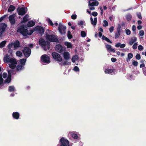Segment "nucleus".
I'll list each match as a JSON object with an SVG mask.
<instances>
[{"label":"nucleus","instance_id":"obj_1","mask_svg":"<svg viewBox=\"0 0 146 146\" xmlns=\"http://www.w3.org/2000/svg\"><path fill=\"white\" fill-rule=\"evenodd\" d=\"M3 61L5 62L9 63V67L12 69L15 68L17 64V62L15 58H10L7 54L6 55L4 56Z\"/></svg>","mask_w":146,"mask_h":146},{"label":"nucleus","instance_id":"obj_2","mask_svg":"<svg viewBox=\"0 0 146 146\" xmlns=\"http://www.w3.org/2000/svg\"><path fill=\"white\" fill-rule=\"evenodd\" d=\"M39 44L45 50L49 49L50 47V45L48 42H46L42 38L40 39L39 40Z\"/></svg>","mask_w":146,"mask_h":146},{"label":"nucleus","instance_id":"obj_3","mask_svg":"<svg viewBox=\"0 0 146 146\" xmlns=\"http://www.w3.org/2000/svg\"><path fill=\"white\" fill-rule=\"evenodd\" d=\"M19 42L18 40H17L14 42L10 43L7 47H8L9 50L11 49V48L13 47L14 49H16L19 47Z\"/></svg>","mask_w":146,"mask_h":146},{"label":"nucleus","instance_id":"obj_4","mask_svg":"<svg viewBox=\"0 0 146 146\" xmlns=\"http://www.w3.org/2000/svg\"><path fill=\"white\" fill-rule=\"evenodd\" d=\"M42 61L45 63L48 64L50 63V58L47 55H43L41 57Z\"/></svg>","mask_w":146,"mask_h":146},{"label":"nucleus","instance_id":"obj_5","mask_svg":"<svg viewBox=\"0 0 146 146\" xmlns=\"http://www.w3.org/2000/svg\"><path fill=\"white\" fill-rule=\"evenodd\" d=\"M17 31L20 33L24 36H26L28 34L27 29H25L23 26L20 27L18 29Z\"/></svg>","mask_w":146,"mask_h":146},{"label":"nucleus","instance_id":"obj_6","mask_svg":"<svg viewBox=\"0 0 146 146\" xmlns=\"http://www.w3.org/2000/svg\"><path fill=\"white\" fill-rule=\"evenodd\" d=\"M52 55L53 58L58 61H61L62 60V58L60 55L58 53L56 52H53Z\"/></svg>","mask_w":146,"mask_h":146},{"label":"nucleus","instance_id":"obj_7","mask_svg":"<svg viewBox=\"0 0 146 146\" xmlns=\"http://www.w3.org/2000/svg\"><path fill=\"white\" fill-rule=\"evenodd\" d=\"M46 38L47 40L51 42H56L57 41V39L56 36L53 35H47Z\"/></svg>","mask_w":146,"mask_h":146},{"label":"nucleus","instance_id":"obj_8","mask_svg":"<svg viewBox=\"0 0 146 146\" xmlns=\"http://www.w3.org/2000/svg\"><path fill=\"white\" fill-rule=\"evenodd\" d=\"M23 52L25 56L28 57L30 55L31 51V49L28 47H26L24 48Z\"/></svg>","mask_w":146,"mask_h":146},{"label":"nucleus","instance_id":"obj_9","mask_svg":"<svg viewBox=\"0 0 146 146\" xmlns=\"http://www.w3.org/2000/svg\"><path fill=\"white\" fill-rule=\"evenodd\" d=\"M66 28V27L65 26L62 25L60 23H59L58 30L61 34H62L65 33Z\"/></svg>","mask_w":146,"mask_h":146},{"label":"nucleus","instance_id":"obj_10","mask_svg":"<svg viewBox=\"0 0 146 146\" xmlns=\"http://www.w3.org/2000/svg\"><path fill=\"white\" fill-rule=\"evenodd\" d=\"M61 145L60 146H69V143L68 141L62 138L60 139Z\"/></svg>","mask_w":146,"mask_h":146},{"label":"nucleus","instance_id":"obj_11","mask_svg":"<svg viewBox=\"0 0 146 146\" xmlns=\"http://www.w3.org/2000/svg\"><path fill=\"white\" fill-rule=\"evenodd\" d=\"M7 27V25L4 23H2L0 25V36L2 35V34L5 31Z\"/></svg>","mask_w":146,"mask_h":146},{"label":"nucleus","instance_id":"obj_12","mask_svg":"<svg viewBox=\"0 0 146 146\" xmlns=\"http://www.w3.org/2000/svg\"><path fill=\"white\" fill-rule=\"evenodd\" d=\"M15 15L13 14L10 15L9 17V19L10 23L12 24H14L15 22Z\"/></svg>","mask_w":146,"mask_h":146},{"label":"nucleus","instance_id":"obj_13","mask_svg":"<svg viewBox=\"0 0 146 146\" xmlns=\"http://www.w3.org/2000/svg\"><path fill=\"white\" fill-rule=\"evenodd\" d=\"M27 8L24 7H22L19 9L18 11V14L20 15H23L26 12Z\"/></svg>","mask_w":146,"mask_h":146},{"label":"nucleus","instance_id":"obj_14","mask_svg":"<svg viewBox=\"0 0 146 146\" xmlns=\"http://www.w3.org/2000/svg\"><path fill=\"white\" fill-rule=\"evenodd\" d=\"M55 49L57 52L60 53L62 51V47L59 44L56 45L55 47Z\"/></svg>","mask_w":146,"mask_h":146},{"label":"nucleus","instance_id":"obj_15","mask_svg":"<svg viewBox=\"0 0 146 146\" xmlns=\"http://www.w3.org/2000/svg\"><path fill=\"white\" fill-rule=\"evenodd\" d=\"M63 57L65 60H68L70 58V53L67 52H64L63 53Z\"/></svg>","mask_w":146,"mask_h":146},{"label":"nucleus","instance_id":"obj_16","mask_svg":"<svg viewBox=\"0 0 146 146\" xmlns=\"http://www.w3.org/2000/svg\"><path fill=\"white\" fill-rule=\"evenodd\" d=\"M95 1L93 2L92 3H91L90 1L88 2V5L89 6H90L92 7H93L94 6H98L99 5V2L97 1Z\"/></svg>","mask_w":146,"mask_h":146},{"label":"nucleus","instance_id":"obj_17","mask_svg":"<svg viewBox=\"0 0 146 146\" xmlns=\"http://www.w3.org/2000/svg\"><path fill=\"white\" fill-rule=\"evenodd\" d=\"M36 29L38 33L42 34L44 32V30L43 28L40 26H38L36 28Z\"/></svg>","mask_w":146,"mask_h":146},{"label":"nucleus","instance_id":"obj_18","mask_svg":"<svg viewBox=\"0 0 146 146\" xmlns=\"http://www.w3.org/2000/svg\"><path fill=\"white\" fill-rule=\"evenodd\" d=\"M106 47L108 50L110 52H115V51L114 49L111 47V46L109 44H106Z\"/></svg>","mask_w":146,"mask_h":146},{"label":"nucleus","instance_id":"obj_19","mask_svg":"<svg viewBox=\"0 0 146 146\" xmlns=\"http://www.w3.org/2000/svg\"><path fill=\"white\" fill-rule=\"evenodd\" d=\"M90 21L91 23L93 26H95L96 25L97 21V18H94V20L91 17L90 18Z\"/></svg>","mask_w":146,"mask_h":146},{"label":"nucleus","instance_id":"obj_20","mask_svg":"<svg viewBox=\"0 0 146 146\" xmlns=\"http://www.w3.org/2000/svg\"><path fill=\"white\" fill-rule=\"evenodd\" d=\"M137 40V38L136 37H133L131 38L129 41V44L131 45Z\"/></svg>","mask_w":146,"mask_h":146},{"label":"nucleus","instance_id":"obj_21","mask_svg":"<svg viewBox=\"0 0 146 146\" xmlns=\"http://www.w3.org/2000/svg\"><path fill=\"white\" fill-rule=\"evenodd\" d=\"M19 114V113L17 112H14L13 114V117L16 119H18Z\"/></svg>","mask_w":146,"mask_h":146},{"label":"nucleus","instance_id":"obj_22","mask_svg":"<svg viewBox=\"0 0 146 146\" xmlns=\"http://www.w3.org/2000/svg\"><path fill=\"white\" fill-rule=\"evenodd\" d=\"M35 23L33 21H30L28 22L27 26L29 27H31L35 25Z\"/></svg>","mask_w":146,"mask_h":146},{"label":"nucleus","instance_id":"obj_23","mask_svg":"<svg viewBox=\"0 0 146 146\" xmlns=\"http://www.w3.org/2000/svg\"><path fill=\"white\" fill-rule=\"evenodd\" d=\"M64 44L65 46H67V48H71L72 47V45L70 43L67 42H64Z\"/></svg>","mask_w":146,"mask_h":146},{"label":"nucleus","instance_id":"obj_24","mask_svg":"<svg viewBox=\"0 0 146 146\" xmlns=\"http://www.w3.org/2000/svg\"><path fill=\"white\" fill-rule=\"evenodd\" d=\"M78 59V57L77 55H75L72 56V61L73 62H74Z\"/></svg>","mask_w":146,"mask_h":146},{"label":"nucleus","instance_id":"obj_25","mask_svg":"<svg viewBox=\"0 0 146 146\" xmlns=\"http://www.w3.org/2000/svg\"><path fill=\"white\" fill-rule=\"evenodd\" d=\"M120 29H119L117 30V32H116L115 34V39L117 38H119V36L120 35Z\"/></svg>","mask_w":146,"mask_h":146},{"label":"nucleus","instance_id":"obj_26","mask_svg":"<svg viewBox=\"0 0 146 146\" xmlns=\"http://www.w3.org/2000/svg\"><path fill=\"white\" fill-rule=\"evenodd\" d=\"M15 9L14 6L11 5L8 9V11L9 12L13 11Z\"/></svg>","mask_w":146,"mask_h":146},{"label":"nucleus","instance_id":"obj_27","mask_svg":"<svg viewBox=\"0 0 146 146\" xmlns=\"http://www.w3.org/2000/svg\"><path fill=\"white\" fill-rule=\"evenodd\" d=\"M113 71V70L112 69H106L105 71V73L110 74Z\"/></svg>","mask_w":146,"mask_h":146},{"label":"nucleus","instance_id":"obj_28","mask_svg":"<svg viewBox=\"0 0 146 146\" xmlns=\"http://www.w3.org/2000/svg\"><path fill=\"white\" fill-rule=\"evenodd\" d=\"M70 134L73 138L74 139H76L78 138V135L77 134L71 132L69 133V135Z\"/></svg>","mask_w":146,"mask_h":146},{"label":"nucleus","instance_id":"obj_29","mask_svg":"<svg viewBox=\"0 0 146 146\" xmlns=\"http://www.w3.org/2000/svg\"><path fill=\"white\" fill-rule=\"evenodd\" d=\"M126 17L127 20L128 21H130L132 18V17L131 15L129 14H128L127 15Z\"/></svg>","mask_w":146,"mask_h":146},{"label":"nucleus","instance_id":"obj_30","mask_svg":"<svg viewBox=\"0 0 146 146\" xmlns=\"http://www.w3.org/2000/svg\"><path fill=\"white\" fill-rule=\"evenodd\" d=\"M102 38L103 39L105 40L107 42H110V43H111L112 42H111L110 39L106 37V36H105L104 35H103L102 37Z\"/></svg>","mask_w":146,"mask_h":146},{"label":"nucleus","instance_id":"obj_31","mask_svg":"<svg viewBox=\"0 0 146 146\" xmlns=\"http://www.w3.org/2000/svg\"><path fill=\"white\" fill-rule=\"evenodd\" d=\"M6 43V41H3L2 42L0 43V48H2L3 47L5 46Z\"/></svg>","mask_w":146,"mask_h":146},{"label":"nucleus","instance_id":"obj_32","mask_svg":"<svg viewBox=\"0 0 146 146\" xmlns=\"http://www.w3.org/2000/svg\"><path fill=\"white\" fill-rule=\"evenodd\" d=\"M108 21L106 20H104L103 21V26L104 27H106L108 26Z\"/></svg>","mask_w":146,"mask_h":146},{"label":"nucleus","instance_id":"obj_33","mask_svg":"<svg viewBox=\"0 0 146 146\" xmlns=\"http://www.w3.org/2000/svg\"><path fill=\"white\" fill-rule=\"evenodd\" d=\"M16 54L17 56L19 57H21L22 55V52L20 51H18L16 52Z\"/></svg>","mask_w":146,"mask_h":146},{"label":"nucleus","instance_id":"obj_34","mask_svg":"<svg viewBox=\"0 0 146 146\" xmlns=\"http://www.w3.org/2000/svg\"><path fill=\"white\" fill-rule=\"evenodd\" d=\"M26 61V59H22L20 60V63L21 64L24 65Z\"/></svg>","mask_w":146,"mask_h":146},{"label":"nucleus","instance_id":"obj_35","mask_svg":"<svg viewBox=\"0 0 146 146\" xmlns=\"http://www.w3.org/2000/svg\"><path fill=\"white\" fill-rule=\"evenodd\" d=\"M11 76H9L7 79L5 81V82L9 83L11 81Z\"/></svg>","mask_w":146,"mask_h":146},{"label":"nucleus","instance_id":"obj_36","mask_svg":"<svg viewBox=\"0 0 146 146\" xmlns=\"http://www.w3.org/2000/svg\"><path fill=\"white\" fill-rule=\"evenodd\" d=\"M15 90V89L14 87L13 86H9L8 90L9 92H11L14 91Z\"/></svg>","mask_w":146,"mask_h":146},{"label":"nucleus","instance_id":"obj_37","mask_svg":"<svg viewBox=\"0 0 146 146\" xmlns=\"http://www.w3.org/2000/svg\"><path fill=\"white\" fill-rule=\"evenodd\" d=\"M29 16L28 15H26L23 18V20L24 22H26L28 20V18Z\"/></svg>","mask_w":146,"mask_h":146},{"label":"nucleus","instance_id":"obj_38","mask_svg":"<svg viewBox=\"0 0 146 146\" xmlns=\"http://www.w3.org/2000/svg\"><path fill=\"white\" fill-rule=\"evenodd\" d=\"M81 35L83 37H85L86 35V33L84 31H82L81 32Z\"/></svg>","mask_w":146,"mask_h":146},{"label":"nucleus","instance_id":"obj_39","mask_svg":"<svg viewBox=\"0 0 146 146\" xmlns=\"http://www.w3.org/2000/svg\"><path fill=\"white\" fill-rule=\"evenodd\" d=\"M23 66L21 65H18L17 67V71H20L23 69Z\"/></svg>","mask_w":146,"mask_h":146},{"label":"nucleus","instance_id":"obj_40","mask_svg":"<svg viewBox=\"0 0 146 146\" xmlns=\"http://www.w3.org/2000/svg\"><path fill=\"white\" fill-rule=\"evenodd\" d=\"M68 37L69 39H71L72 38V36L70 31H68L67 33Z\"/></svg>","mask_w":146,"mask_h":146},{"label":"nucleus","instance_id":"obj_41","mask_svg":"<svg viewBox=\"0 0 146 146\" xmlns=\"http://www.w3.org/2000/svg\"><path fill=\"white\" fill-rule=\"evenodd\" d=\"M138 62H137L133 60L132 62V64L134 66H137L138 65Z\"/></svg>","mask_w":146,"mask_h":146},{"label":"nucleus","instance_id":"obj_42","mask_svg":"<svg viewBox=\"0 0 146 146\" xmlns=\"http://www.w3.org/2000/svg\"><path fill=\"white\" fill-rule=\"evenodd\" d=\"M144 34V32L143 30H141L139 31V36H143Z\"/></svg>","mask_w":146,"mask_h":146},{"label":"nucleus","instance_id":"obj_43","mask_svg":"<svg viewBox=\"0 0 146 146\" xmlns=\"http://www.w3.org/2000/svg\"><path fill=\"white\" fill-rule=\"evenodd\" d=\"M49 24H50V25H51L53 27V26L54 25V24L51 21L50 19H48L47 20Z\"/></svg>","mask_w":146,"mask_h":146},{"label":"nucleus","instance_id":"obj_44","mask_svg":"<svg viewBox=\"0 0 146 146\" xmlns=\"http://www.w3.org/2000/svg\"><path fill=\"white\" fill-rule=\"evenodd\" d=\"M70 62H69L67 61H65L62 64V65H69L70 64Z\"/></svg>","mask_w":146,"mask_h":146},{"label":"nucleus","instance_id":"obj_45","mask_svg":"<svg viewBox=\"0 0 146 146\" xmlns=\"http://www.w3.org/2000/svg\"><path fill=\"white\" fill-rule=\"evenodd\" d=\"M3 80L2 78V75L0 74V86L3 83Z\"/></svg>","mask_w":146,"mask_h":146},{"label":"nucleus","instance_id":"obj_46","mask_svg":"<svg viewBox=\"0 0 146 146\" xmlns=\"http://www.w3.org/2000/svg\"><path fill=\"white\" fill-rule=\"evenodd\" d=\"M137 45H138V44L137 43H135L133 46V48L134 49H136L137 48Z\"/></svg>","mask_w":146,"mask_h":146},{"label":"nucleus","instance_id":"obj_47","mask_svg":"<svg viewBox=\"0 0 146 146\" xmlns=\"http://www.w3.org/2000/svg\"><path fill=\"white\" fill-rule=\"evenodd\" d=\"M133 57V55L132 54L129 53L127 55V57L130 59L131 58Z\"/></svg>","mask_w":146,"mask_h":146},{"label":"nucleus","instance_id":"obj_48","mask_svg":"<svg viewBox=\"0 0 146 146\" xmlns=\"http://www.w3.org/2000/svg\"><path fill=\"white\" fill-rule=\"evenodd\" d=\"M126 33L128 35H129L131 34V31L129 29H126L125 30Z\"/></svg>","mask_w":146,"mask_h":146},{"label":"nucleus","instance_id":"obj_49","mask_svg":"<svg viewBox=\"0 0 146 146\" xmlns=\"http://www.w3.org/2000/svg\"><path fill=\"white\" fill-rule=\"evenodd\" d=\"M135 57L136 58L137 60H139L141 59V56L139 54H137Z\"/></svg>","mask_w":146,"mask_h":146},{"label":"nucleus","instance_id":"obj_50","mask_svg":"<svg viewBox=\"0 0 146 146\" xmlns=\"http://www.w3.org/2000/svg\"><path fill=\"white\" fill-rule=\"evenodd\" d=\"M138 49L139 50H142L143 49V47L142 45H140L138 46Z\"/></svg>","mask_w":146,"mask_h":146},{"label":"nucleus","instance_id":"obj_51","mask_svg":"<svg viewBox=\"0 0 146 146\" xmlns=\"http://www.w3.org/2000/svg\"><path fill=\"white\" fill-rule=\"evenodd\" d=\"M92 15L94 17L97 16L98 15V13L96 12H93L92 13Z\"/></svg>","mask_w":146,"mask_h":146},{"label":"nucleus","instance_id":"obj_52","mask_svg":"<svg viewBox=\"0 0 146 146\" xmlns=\"http://www.w3.org/2000/svg\"><path fill=\"white\" fill-rule=\"evenodd\" d=\"M71 18L72 19H76V17H77V16L75 14H74V15H72L71 17Z\"/></svg>","mask_w":146,"mask_h":146},{"label":"nucleus","instance_id":"obj_53","mask_svg":"<svg viewBox=\"0 0 146 146\" xmlns=\"http://www.w3.org/2000/svg\"><path fill=\"white\" fill-rule=\"evenodd\" d=\"M74 70L78 72L79 71V68L77 66H75L74 68Z\"/></svg>","mask_w":146,"mask_h":146},{"label":"nucleus","instance_id":"obj_54","mask_svg":"<svg viewBox=\"0 0 146 146\" xmlns=\"http://www.w3.org/2000/svg\"><path fill=\"white\" fill-rule=\"evenodd\" d=\"M7 76V73L4 72L2 76L4 78H6Z\"/></svg>","mask_w":146,"mask_h":146},{"label":"nucleus","instance_id":"obj_55","mask_svg":"<svg viewBox=\"0 0 146 146\" xmlns=\"http://www.w3.org/2000/svg\"><path fill=\"white\" fill-rule=\"evenodd\" d=\"M114 29V28L112 26L109 29V30L110 33H111L113 31Z\"/></svg>","mask_w":146,"mask_h":146},{"label":"nucleus","instance_id":"obj_56","mask_svg":"<svg viewBox=\"0 0 146 146\" xmlns=\"http://www.w3.org/2000/svg\"><path fill=\"white\" fill-rule=\"evenodd\" d=\"M111 61L113 62H115L116 61V59L115 58H112L111 59Z\"/></svg>","mask_w":146,"mask_h":146},{"label":"nucleus","instance_id":"obj_57","mask_svg":"<svg viewBox=\"0 0 146 146\" xmlns=\"http://www.w3.org/2000/svg\"><path fill=\"white\" fill-rule=\"evenodd\" d=\"M121 43H118L116 44L115 45V46L116 47H120Z\"/></svg>","mask_w":146,"mask_h":146},{"label":"nucleus","instance_id":"obj_58","mask_svg":"<svg viewBox=\"0 0 146 146\" xmlns=\"http://www.w3.org/2000/svg\"><path fill=\"white\" fill-rule=\"evenodd\" d=\"M132 30L133 31H135L136 30V26L135 25H133L132 28Z\"/></svg>","mask_w":146,"mask_h":146},{"label":"nucleus","instance_id":"obj_59","mask_svg":"<svg viewBox=\"0 0 146 146\" xmlns=\"http://www.w3.org/2000/svg\"><path fill=\"white\" fill-rule=\"evenodd\" d=\"M84 24V22L82 21H80L78 23V24L79 25H83Z\"/></svg>","mask_w":146,"mask_h":146},{"label":"nucleus","instance_id":"obj_60","mask_svg":"<svg viewBox=\"0 0 146 146\" xmlns=\"http://www.w3.org/2000/svg\"><path fill=\"white\" fill-rule=\"evenodd\" d=\"M137 16L139 18V19H142V17L141 16V15L140 13H139L137 14Z\"/></svg>","mask_w":146,"mask_h":146},{"label":"nucleus","instance_id":"obj_61","mask_svg":"<svg viewBox=\"0 0 146 146\" xmlns=\"http://www.w3.org/2000/svg\"><path fill=\"white\" fill-rule=\"evenodd\" d=\"M12 50H9L8 51V54H9V55H10L12 53Z\"/></svg>","mask_w":146,"mask_h":146},{"label":"nucleus","instance_id":"obj_62","mask_svg":"<svg viewBox=\"0 0 146 146\" xmlns=\"http://www.w3.org/2000/svg\"><path fill=\"white\" fill-rule=\"evenodd\" d=\"M145 66V64L144 63H142L140 64V67L141 68L142 67H144Z\"/></svg>","mask_w":146,"mask_h":146},{"label":"nucleus","instance_id":"obj_63","mask_svg":"<svg viewBox=\"0 0 146 146\" xmlns=\"http://www.w3.org/2000/svg\"><path fill=\"white\" fill-rule=\"evenodd\" d=\"M125 45L124 44H121L120 45V48H123L125 47Z\"/></svg>","mask_w":146,"mask_h":146},{"label":"nucleus","instance_id":"obj_64","mask_svg":"<svg viewBox=\"0 0 146 146\" xmlns=\"http://www.w3.org/2000/svg\"><path fill=\"white\" fill-rule=\"evenodd\" d=\"M89 9L90 10H94L95 9V7H93L90 6L89 7Z\"/></svg>","mask_w":146,"mask_h":146}]
</instances>
